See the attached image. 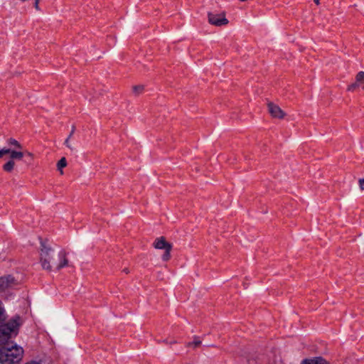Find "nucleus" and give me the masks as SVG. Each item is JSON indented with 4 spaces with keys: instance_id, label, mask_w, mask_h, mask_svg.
Listing matches in <instances>:
<instances>
[{
    "instance_id": "6ab92c4d",
    "label": "nucleus",
    "mask_w": 364,
    "mask_h": 364,
    "mask_svg": "<svg viewBox=\"0 0 364 364\" xmlns=\"http://www.w3.org/2000/svg\"><path fill=\"white\" fill-rule=\"evenodd\" d=\"M26 155L31 158H33V154L31 152L28 151H24V156Z\"/></svg>"
},
{
    "instance_id": "1a4fd4ad",
    "label": "nucleus",
    "mask_w": 364,
    "mask_h": 364,
    "mask_svg": "<svg viewBox=\"0 0 364 364\" xmlns=\"http://www.w3.org/2000/svg\"><path fill=\"white\" fill-rule=\"evenodd\" d=\"M302 364H328V363L322 358L318 357L313 359L305 360L302 362Z\"/></svg>"
},
{
    "instance_id": "f03ea898",
    "label": "nucleus",
    "mask_w": 364,
    "mask_h": 364,
    "mask_svg": "<svg viewBox=\"0 0 364 364\" xmlns=\"http://www.w3.org/2000/svg\"><path fill=\"white\" fill-rule=\"evenodd\" d=\"M6 314L2 303L0 301V343H4L8 339L18 333V328L20 326V318L16 316L7 323L6 321Z\"/></svg>"
},
{
    "instance_id": "f3484780",
    "label": "nucleus",
    "mask_w": 364,
    "mask_h": 364,
    "mask_svg": "<svg viewBox=\"0 0 364 364\" xmlns=\"http://www.w3.org/2000/svg\"><path fill=\"white\" fill-rule=\"evenodd\" d=\"M6 154V148H3L0 149V159L4 155Z\"/></svg>"
},
{
    "instance_id": "39448f33",
    "label": "nucleus",
    "mask_w": 364,
    "mask_h": 364,
    "mask_svg": "<svg viewBox=\"0 0 364 364\" xmlns=\"http://www.w3.org/2000/svg\"><path fill=\"white\" fill-rule=\"evenodd\" d=\"M154 246L156 249L165 250L164 255H162V259L164 261H167L170 259V252L171 250L172 246L170 243L167 242L163 237L157 238L154 243Z\"/></svg>"
},
{
    "instance_id": "0eeeda50",
    "label": "nucleus",
    "mask_w": 364,
    "mask_h": 364,
    "mask_svg": "<svg viewBox=\"0 0 364 364\" xmlns=\"http://www.w3.org/2000/svg\"><path fill=\"white\" fill-rule=\"evenodd\" d=\"M208 21L212 25H214L216 26H221L226 25L228 23V20L225 18V16L223 13H221V14L209 13L208 14Z\"/></svg>"
},
{
    "instance_id": "9b49d317",
    "label": "nucleus",
    "mask_w": 364,
    "mask_h": 364,
    "mask_svg": "<svg viewBox=\"0 0 364 364\" xmlns=\"http://www.w3.org/2000/svg\"><path fill=\"white\" fill-rule=\"evenodd\" d=\"M67 166V161L65 158H62L57 164L58 169L60 171V173H63L62 168Z\"/></svg>"
},
{
    "instance_id": "412c9836",
    "label": "nucleus",
    "mask_w": 364,
    "mask_h": 364,
    "mask_svg": "<svg viewBox=\"0 0 364 364\" xmlns=\"http://www.w3.org/2000/svg\"><path fill=\"white\" fill-rule=\"evenodd\" d=\"M74 132H75V127H74V126H73V127H72V130L70 131V134H71V136H72V135L73 134V133H74Z\"/></svg>"
},
{
    "instance_id": "6e6552de",
    "label": "nucleus",
    "mask_w": 364,
    "mask_h": 364,
    "mask_svg": "<svg viewBox=\"0 0 364 364\" xmlns=\"http://www.w3.org/2000/svg\"><path fill=\"white\" fill-rule=\"evenodd\" d=\"M268 110L270 114L274 118L282 119L285 115L283 110L279 106L273 103L268 104Z\"/></svg>"
},
{
    "instance_id": "4468645a",
    "label": "nucleus",
    "mask_w": 364,
    "mask_h": 364,
    "mask_svg": "<svg viewBox=\"0 0 364 364\" xmlns=\"http://www.w3.org/2000/svg\"><path fill=\"white\" fill-rule=\"evenodd\" d=\"M201 343V341L198 338H195L194 341L192 343H190L189 346H194L195 347L198 346Z\"/></svg>"
},
{
    "instance_id": "4be33fe9",
    "label": "nucleus",
    "mask_w": 364,
    "mask_h": 364,
    "mask_svg": "<svg viewBox=\"0 0 364 364\" xmlns=\"http://www.w3.org/2000/svg\"><path fill=\"white\" fill-rule=\"evenodd\" d=\"M314 1H315V3H316V4H319V0H314Z\"/></svg>"
},
{
    "instance_id": "dca6fc26",
    "label": "nucleus",
    "mask_w": 364,
    "mask_h": 364,
    "mask_svg": "<svg viewBox=\"0 0 364 364\" xmlns=\"http://www.w3.org/2000/svg\"><path fill=\"white\" fill-rule=\"evenodd\" d=\"M359 186L361 190H364V178L359 180Z\"/></svg>"
},
{
    "instance_id": "f8f14e48",
    "label": "nucleus",
    "mask_w": 364,
    "mask_h": 364,
    "mask_svg": "<svg viewBox=\"0 0 364 364\" xmlns=\"http://www.w3.org/2000/svg\"><path fill=\"white\" fill-rule=\"evenodd\" d=\"M144 90L143 85H135L133 87V92L135 95H138L142 92Z\"/></svg>"
},
{
    "instance_id": "5701e85b",
    "label": "nucleus",
    "mask_w": 364,
    "mask_h": 364,
    "mask_svg": "<svg viewBox=\"0 0 364 364\" xmlns=\"http://www.w3.org/2000/svg\"><path fill=\"white\" fill-rule=\"evenodd\" d=\"M124 272H125L126 273H127V272H128V271H127V269H124Z\"/></svg>"
},
{
    "instance_id": "20e7f679",
    "label": "nucleus",
    "mask_w": 364,
    "mask_h": 364,
    "mask_svg": "<svg viewBox=\"0 0 364 364\" xmlns=\"http://www.w3.org/2000/svg\"><path fill=\"white\" fill-rule=\"evenodd\" d=\"M9 148H6V154H9L10 160H21L24 156L22 145L15 139L10 138L7 140Z\"/></svg>"
},
{
    "instance_id": "423d86ee",
    "label": "nucleus",
    "mask_w": 364,
    "mask_h": 364,
    "mask_svg": "<svg viewBox=\"0 0 364 364\" xmlns=\"http://www.w3.org/2000/svg\"><path fill=\"white\" fill-rule=\"evenodd\" d=\"M18 284V282L11 276H6L0 278V294L14 288Z\"/></svg>"
},
{
    "instance_id": "9d476101",
    "label": "nucleus",
    "mask_w": 364,
    "mask_h": 364,
    "mask_svg": "<svg viewBox=\"0 0 364 364\" xmlns=\"http://www.w3.org/2000/svg\"><path fill=\"white\" fill-rule=\"evenodd\" d=\"M15 166V162L13 160H9L4 166L3 168L6 172H11Z\"/></svg>"
},
{
    "instance_id": "7ed1b4c3",
    "label": "nucleus",
    "mask_w": 364,
    "mask_h": 364,
    "mask_svg": "<svg viewBox=\"0 0 364 364\" xmlns=\"http://www.w3.org/2000/svg\"><path fill=\"white\" fill-rule=\"evenodd\" d=\"M8 339L0 348V364H15L23 358V348L13 343H9Z\"/></svg>"
},
{
    "instance_id": "a211bd4d",
    "label": "nucleus",
    "mask_w": 364,
    "mask_h": 364,
    "mask_svg": "<svg viewBox=\"0 0 364 364\" xmlns=\"http://www.w3.org/2000/svg\"><path fill=\"white\" fill-rule=\"evenodd\" d=\"M39 1L40 0H35L34 6H35L36 10H39L40 9L39 6H38Z\"/></svg>"
},
{
    "instance_id": "2eb2a0df",
    "label": "nucleus",
    "mask_w": 364,
    "mask_h": 364,
    "mask_svg": "<svg viewBox=\"0 0 364 364\" xmlns=\"http://www.w3.org/2000/svg\"><path fill=\"white\" fill-rule=\"evenodd\" d=\"M359 85H360V84L359 82H356L349 85L348 87V91H353L355 87H357Z\"/></svg>"
},
{
    "instance_id": "ddd939ff",
    "label": "nucleus",
    "mask_w": 364,
    "mask_h": 364,
    "mask_svg": "<svg viewBox=\"0 0 364 364\" xmlns=\"http://www.w3.org/2000/svg\"><path fill=\"white\" fill-rule=\"evenodd\" d=\"M71 138V134H70L68 138L65 141V144L71 150H73V147L71 146L70 143V139Z\"/></svg>"
},
{
    "instance_id": "f257e3e1",
    "label": "nucleus",
    "mask_w": 364,
    "mask_h": 364,
    "mask_svg": "<svg viewBox=\"0 0 364 364\" xmlns=\"http://www.w3.org/2000/svg\"><path fill=\"white\" fill-rule=\"evenodd\" d=\"M40 262L44 269L51 270L53 267L60 269L68 265L66 253L61 250L56 259L54 256V250L44 243H41Z\"/></svg>"
},
{
    "instance_id": "aec40b11",
    "label": "nucleus",
    "mask_w": 364,
    "mask_h": 364,
    "mask_svg": "<svg viewBox=\"0 0 364 364\" xmlns=\"http://www.w3.org/2000/svg\"><path fill=\"white\" fill-rule=\"evenodd\" d=\"M26 364H40V363L36 361H31L29 363H27Z\"/></svg>"
}]
</instances>
